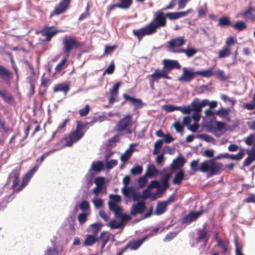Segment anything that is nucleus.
Returning a JSON list of instances; mask_svg holds the SVG:
<instances>
[{
  "instance_id": "obj_64",
  "label": "nucleus",
  "mask_w": 255,
  "mask_h": 255,
  "mask_svg": "<svg viewBox=\"0 0 255 255\" xmlns=\"http://www.w3.org/2000/svg\"><path fill=\"white\" fill-rule=\"evenodd\" d=\"M44 255H58V252L55 248L48 249Z\"/></svg>"
},
{
  "instance_id": "obj_51",
  "label": "nucleus",
  "mask_w": 255,
  "mask_h": 255,
  "mask_svg": "<svg viewBox=\"0 0 255 255\" xmlns=\"http://www.w3.org/2000/svg\"><path fill=\"white\" fill-rule=\"evenodd\" d=\"M180 106H176L173 105H166L164 107V109L167 112H171L175 110L180 111Z\"/></svg>"
},
{
  "instance_id": "obj_7",
  "label": "nucleus",
  "mask_w": 255,
  "mask_h": 255,
  "mask_svg": "<svg viewBox=\"0 0 255 255\" xmlns=\"http://www.w3.org/2000/svg\"><path fill=\"white\" fill-rule=\"evenodd\" d=\"M132 124V115L128 114L121 119L117 124L115 130L120 132L126 131V133L131 134L132 132L130 126Z\"/></svg>"
},
{
  "instance_id": "obj_53",
  "label": "nucleus",
  "mask_w": 255,
  "mask_h": 255,
  "mask_svg": "<svg viewBox=\"0 0 255 255\" xmlns=\"http://www.w3.org/2000/svg\"><path fill=\"white\" fill-rule=\"evenodd\" d=\"M143 169L141 166L140 165H137L133 168H132L131 170V173L132 175H137L140 174L142 172Z\"/></svg>"
},
{
  "instance_id": "obj_32",
  "label": "nucleus",
  "mask_w": 255,
  "mask_h": 255,
  "mask_svg": "<svg viewBox=\"0 0 255 255\" xmlns=\"http://www.w3.org/2000/svg\"><path fill=\"white\" fill-rule=\"evenodd\" d=\"M213 67L208 69L206 70L197 71V75H200L202 77L209 78L213 75Z\"/></svg>"
},
{
  "instance_id": "obj_55",
  "label": "nucleus",
  "mask_w": 255,
  "mask_h": 255,
  "mask_svg": "<svg viewBox=\"0 0 255 255\" xmlns=\"http://www.w3.org/2000/svg\"><path fill=\"white\" fill-rule=\"evenodd\" d=\"M0 128L4 132H7L10 129L9 128L6 126L5 121L0 116Z\"/></svg>"
},
{
  "instance_id": "obj_15",
  "label": "nucleus",
  "mask_w": 255,
  "mask_h": 255,
  "mask_svg": "<svg viewBox=\"0 0 255 255\" xmlns=\"http://www.w3.org/2000/svg\"><path fill=\"white\" fill-rule=\"evenodd\" d=\"M145 208V203L143 201H139L137 203L132 205L130 214L132 216H135L137 214H142Z\"/></svg>"
},
{
  "instance_id": "obj_47",
  "label": "nucleus",
  "mask_w": 255,
  "mask_h": 255,
  "mask_svg": "<svg viewBox=\"0 0 255 255\" xmlns=\"http://www.w3.org/2000/svg\"><path fill=\"white\" fill-rule=\"evenodd\" d=\"M245 141L247 145L255 147V134H251L245 139Z\"/></svg>"
},
{
  "instance_id": "obj_62",
  "label": "nucleus",
  "mask_w": 255,
  "mask_h": 255,
  "mask_svg": "<svg viewBox=\"0 0 255 255\" xmlns=\"http://www.w3.org/2000/svg\"><path fill=\"white\" fill-rule=\"evenodd\" d=\"M115 64L114 62L111 63V64L108 66V67L105 70L104 72V74L105 73L108 74H112L114 73L115 71Z\"/></svg>"
},
{
  "instance_id": "obj_30",
  "label": "nucleus",
  "mask_w": 255,
  "mask_h": 255,
  "mask_svg": "<svg viewBox=\"0 0 255 255\" xmlns=\"http://www.w3.org/2000/svg\"><path fill=\"white\" fill-rule=\"evenodd\" d=\"M69 122V119L68 118L65 119L63 123L58 127L56 130L53 133L51 138L52 139L55 137L57 133L65 131L66 129V125Z\"/></svg>"
},
{
  "instance_id": "obj_17",
  "label": "nucleus",
  "mask_w": 255,
  "mask_h": 255,
  "mask_svg": "<svg viewBox=\"0 0 255 255\" xmlns=\"http://www.w3.org/2000/svg\"><path fill=\"white\" fill-rule=\"evenodd\" d=\"M203 213V211L197 212L191 211L182 219L181 223L184 224L191 223L198 219Z\"/></svg>"
},
{
  "instance_id": "obj_28",
  "label": "nucleus",
  "mask_w": 255,
  "mask_h": 255,
  "mask_svg": "<svg viewBox=\"0 0 255 255\" xmlns=\"http://www.w3.org/2000/svg\"><path fill=\"white\" fill-rule=\"evenodd\" d=\"M0 96L7 104H11L13 101V97L5 90H0Z\"/></svg>"
},
{
  "instance_id": "obj_43",
  "label": "nucleus",
  "mask_w": 255,
  "mask_h": 255,
  "mask_svg": "<svg viewBox=\"0 0 255 255\" xmlns=\"http://www.w3.org/2000/svg\"><path fill=\"white\" fill-rule=\"evenodd\" d=\"M163 143V140L162 139H159L154 143V149L152 151L153 155H156L159 152L160 149L162 146Z\"/></svg>"
},
{
  "instance_id": "obj_36",
  "label": "nucleus",
  "mask_w": 255,
  "mask_h": 255,
  "mask_svg": "<svg viewBox=\"0 0 255 255\" xmlns=\"http://www.w3.org/2000/svg\"><path fill=\"white\" fill-rule=\"evenodd\" d=\"M191 105L192 107V111L193 110L197 113H200L201 111L200 100L198 98H195L192 102Z\"/></svg>"
},
{
  "instance_id": "obj_34",
  "label": "nucleus",
  "mask_w": 255,
  "mask_h": 255,
  "mask_svg": "<svg viewBox=\"0 0 255 255\" xmlns=\"http://www.w3.org/2000/svg\"><path fill=\"white\" fill-rule=\"evenodd\" d=\"M185 163L184 158L182 157H179L173 160L172 167L178 169L183 166Z\"/></svg>"
},
{
  "instance_id": "obj_61",
  "label": "nucleus",
  "mask_w": 255,
  "mask_h": 255,
  "mask_svg": "<svg viewBox=\"0 0 255 255\" xmlns=\"http://www.w3.org/2000/svg\"><path fill=\"white\" fill-rule=\"evenodd\" d=\"M116 7L119 8V6L117 3L111 4L107 9V12L106 13V17H109L111 15V12L113 10L115 9Z\"/></svg>"
},
{
  "instance_id": "obj_2",
  "label": "nucleus",
  "mask_w": 255,
  "mask_h": 255,
  "mask_svg": "<svg viewBox=\"0 0 255 255\" xmlns=\"http://www.w3.org/2000/svg\"><path fill=\"white\" fill-rule=\"evenodd\" d=\"M162 69H156L153 74L146 77L149 79V84L151 88H153L154 82H158L160 79H170L171 77L168 75L170 72L173 69L179 70L181 67L176 60L164 59L162 60Z\"/></svg>"
},
{
  "instance_id": "obj_13",
  "label": "nucleus",
  "mask_w": 255,
  "mask_h": 255,
  "mask_svg": "<svg viewBox=\"0 0 255 255\" xmlns=\"http://www.w3.org/2000/svg\"><path fill=\"white\" fill-rule=\"evenodd\" d=\"M38 168L39 166L38 165H36L31 169L29 170L26 173V174L23 178L22 182L21 185L16 189V192H19L27 184L28 181H29L30 178L33 176L35 172L38 170Z\"/></svg>"
},
{
  "instance_id": "obj_33",
  "label": "nucleus",
  "mask_w": 255,
  "mask_h": 255,
  "mask_svg": "<svg viewBox=\"0 0 255 255\" xmlns=\"http://www.w3.org/2000/svg\"><path fill=\"white\" fill-rule=\"evenodd\" d=\"M120 2L117 3L119 8L127 9L129 8L132 3V0H118Z\"/></svg>"
},
{
  "instance_id": "obj_31",
  "label": "nucleus",
  "mask_w": 255,
  "mask_h": 255,
  "mask_svg": "<svg viewBox=\"0 0 255 255\" xmlns=\"http://www.w3.org/2000/svg\"><path fill=\"white\" fill-rule=\"evenodd\" d=\"M95 235H88L85 240L84 245L85 246H93L98 240L95 237Z\"/></svg>"
},
{
  "instance_id": "obj_9",
  "label": "nucleus",
  "mask_w": 255,
  "mask_h": 255,
  "mask_svg": "<svg viewBox=\"0 0 255 255\" xmlns=\"http://www.w3.org/2000/svg\"><path fill=\"white\" fill-rule=\"evenodd\" d=\"M71 0H61L58 4L55 6L54 10L51 13L50 16L54 15H59L65 12L69 8Z\"/></svg>"
},
{
  "instance_id": "obj_6",
  "label": "nucleus",
  "mask_w": 255,
  "mask_h": 255,
  "mask_svg": "<svg viewBox=\"0 0 255 255\" xmlns=\"http://www.w3.org/2000/svg\"><path fill=\"white\" fill-rule=\"evenodd\" d=\"M185 43L186 39L184 37L179 36L172 38L167 42V50L173 53H180L183 49L181 47Z\"/></svg>"
},
{
  "instance_id": "obj_63",
  "label": "nucleus",
  "mask_w": 255,
  "mask_h": 255,
  "mask_svg": "<svg viewBox=\"0 0 255 255\" xmlns=\"http://www.w3.org/2000/svg\"><path fill=\"white\" fill-rule=\"evenodd\" d=\"M80 208L82 211H86L89 209L90 206L89 203L85 200L82 201L80 204Z\"/></svg>"
},
{
  "instance_id": "obj_56",
  "label": "nucleus",
  "mask_w": 255,
  "mask_h": 255,
  "mask_svg": "<svg viewBox=\"0 0 255 255\" xmlns=\"http://www.w3.org/2000/svg\"><path fill=\"white\" fill-rule=\"evenodd\" d=\"M90 111V107L88 105H86L85 107L79 110V115L81 117H84L86 116Z\"/></svg>"
},
{
  "instance_id": "obj_18",
  "label": "nucleus",
  "mask_w": 255,
  "mask_h": 255,
  "mask_svg": "<svg viewBox=\"0 0 255 255\" xmlns=\"http://www.w3.org/2000/svg\"><path fill=\"white\" fill-rule=\"evenodd\" d=\"M197 234L198 237L196 239V241L197 243H199L204 240H206V242L207 241L209 237V234L208 232L207 224H204L203 225L202 229H200L198 231Z\"/></svg>"
},
{
  "instance_id": "obj_37",
  "label": "nucleus",
  "mask_w": 255,
  "mask_h": 255,
  "mask_svg": "<svg viewBox=\"0 0 255 255\" xmlns=\"http://www.w3.org/2000/svg\"><path fill=\"white\" fill-rule=\"evenodd\" d=\"M229 114V110L223 108H220L215 112V115L224 119H226L228 117Z\"/></svg>"
},
{
  "instance_id": "obj_21",
  "label": "nucleus",
  "mask_w": 255,
  "mask_h": 255,
  "mask_svg": "<svg viewBox=\"0 0 255 255\" xmlns=\"http://www.w3.org/2000/svg\"><path fill=\"white\" fill-rule=\"evenodd\" d=\"M12 76V72L5 67L0 65V78L3 81H7Z\"/></svg>"
},
{
  "instance_id": "obj_22",
  "label": "nucleus",
  "mask_w": 255,
  "mask_h": 255,
  "mask_svg": "<svg viewBox=\"0 0 255 255\" xmlns=\"http://www.w3.org/2000/svg\"><path fill=\"white\" fill-rule=\"evenodd\" d=\"M123 97L125 99V101L122 103V105L125 104V103L128 101L130 102L131 103H132L133 105L137 107L141 106L142 105V101L140 99L130 97L127 94H124L123 95Z\"/></svg>"
},
{
  "instance_id": "obj_5",
  "label": "nucleus",
  "mask_w": 255,
  "mask_h": 255,
  "mask_svg": "<svg viewBox=\"0 0 255 255\" xmlns=\"http://www.w3.org/2000/svg\"><path fill=\"white\" fill-rule=\"evenodd\" d=\"M63 52L67 57H69L70 53L73 50L82 47L84 44L76 37L66 36L62 40Z\"/></svg>"
},
{
  "instance_id": "obj_49",
  "label": "nucleus",
  "mask_w": 255,
  "mask_h": 255,
  "mask_svg": "<svg viewBox=\"0 0 255 255\" xmlns=\"http://www.w3.org/2000/svg\"><path fill=\"white\" fill-rule=\"evenodd\" d=\"M104 164L101 161H98L97 162H94L92 164V169L95 171H100L103 168Z\"/></svg>"
},
{
  "instance_id": "obj_1",
  "label": "nucleus",
  "mask_w": 255,
  "mask_h": 255,
  "mask_svg": "<svg viewBox=\"0 0 255 255\" xmlns=\"http://www.w3.org/2000/svg\"><path fill=\"white\" fill-rule=\"evenodd\" d=\"M190 8L185 11L168 12L165 15L161 10H158L155 14L153 19L143 27L133 30L132 32L134 36L140 40L145 35H150L157 32L158 28L166 26V17L170 20H175L186 16L193 12Z\"/></svg>"
},
{
  "instance_id": "obj_3",
  "label": "nucleus",
  "mask_w": 255,
  "mask_h": 255,
  "mask_svg": "<svg viewBox=\"0 0 255 255\" xmlns=\"http://www.w3.org/2000/svg\"><path fill=\"white\" fill-rule=\"evenodd\" d=\"M198 160H194L190 163V167L194 172H209L210 176H213L221 173L223 170V164L221 162L214 161V159L204 161L200 164V167H198Z\"/></svg>"
},
{
  "instance_id": "obj_16",
  "label": "nucleus",
  "mask_w": 255,
  "mask_h": 255,
  "mask_svg": "<svg viewBox=\"0 0 255 255\" xmlns=\"http://www.w3.org/2000/svg\"><path fill=\"white\" fill-rule=\"evenodd\" d=\"M19 175L20 173L16 169L12 170L9 174L7 178V184H9L10 181L12 180V185L11 186V188L12 189L15 188L17 186L19 183Z\"/></svg>"
},
{
  "instance_id": "obj_52",
  "label": "nucleus",
  "mask_w": 255,
  "mask_h": 255,
  "mask_svg": "<svg viewBox=\"0 0 255 255\" xmlns=\"http://www.w3.org/2000/svg\"><path fill=\"white\" fill-rule=\"evenodd\" d=\"M109 226L113 229H119L122 227V223H118L116 220H113L110 222Z\"/></svg>"
},
{
  "instance_id": "obj_10",
  "label": "nucleus",
  "mask_w": 255,
  "mask_h": 255,
  "mask_svg": "<svg viewBox=\"0 0 255 255\" xmlns=\"http://www.w3.org/2000/svg\"><path fill=\"white\" fill-rule=\"evenodd\" d=\"M145 241V238L142 237L140 240H133L129 241L128 244L124 247L120 252L117 254L118 255H123V254L129 249L130 250H136L138 249L142 243Z\"/></svg>"
},
{
  "instance_id": "obj_59",
  "label": "nucleus",
  "mask_w": 255,
  "mask_h": 255,
  "mask_svg": "<svg viewBox=\"0 0 255 255\" xmlns=\"http://www.w3.org/2000/svg\"><path fill=\"white\" fill-rule=\"evenodd\" d=\"M207 12L206 7H201L198 11V17L200 18L205 16Z\"/></svg>"
},
{
  "instance_id": "obj_60",
  "label": "nucleus",
  "mask_w": 255,
  "mask_h": 255,
  "mask_svg": "<svg viewBox=\"0 0 255 255\" xmlns=\"http://www.w3.org/2000/svg\"><path fill=\"white\" fill-rule=\"evenodd\" d=\"M50 152L51 151L45 152L39 158H38L36 160L37 163V165H40L45 159V158L50 154Z\"/></svg>"
},
{
  "instance_id": "obj_25",
  "label": "nucleus",
  "mask_w": 255,
  "mask_h": 255,
  "mask_svg": "<svg viewBox=\"0 0 255 255\" xmlns=\"http://www.w3.org/2000/svg\"><path fill=\"white\" fill-rule=\"evenodd\" d=\"M184 179V172L183 170H179L177 172L173 179L172 182L174 184L179 185L182 180Z\"/></svg>"
},
{
  "instance_id": "obj_38",
  "label": "nucleus",
  "mask_w": 255,
  "mask_h": 255,
  "mask_svg": "<svg viewBox=\"0 0 255 255\" xmlns=\"http://www.w3.org/2000/svg\"><path fill=\"white\" fill-rule=\"evenodd\" d=\"M243 108L249 111H252L255 109V91L252 99V101L249 103L244 104L243 105Z\"/></svg>"
},
{
  "instance_id": "obj_57",
  "label": "nucleus",
  "mask_w": 255,
  "mask_h": 255,
  "mask_svg": "<svg viewBox=\"0 0 255 255\" xmlns=\"http://www.w3.org/2000/svg\"><path fill=\"white\" fill-rule=\"evenodd\" d=\"M105 182V178L103 177H98L95 178L94 183L96 185L103 186Z\"/></svg>"
},
{
  "instance_id": "obj_35",
  "label": "nucleus",
  "mask_w": 255,
  "mask_h": 255,
  "mask_svg": "<svg viewBox=\"0 0 255 255\" xmlns=\"http://www.w3.org/2000/svg\"><path fill=\"white\" fill-rule=\"evenodd\" d=\"M218 25L222 27H227L232 26V24L230 18L227 16H223L219 19Z\"/></svg>"
},
{
  "instance_id": "obj_41",
  "label": "nucleus",
  "mask_w": 255,
  "mask_h": 255,
  "mask_svg": "<svg viewBox=\"0 0 255 255\" xmlns=\"http://www.w3.org/2000/svg\"><path fill=\"white\" fill-rule=\"evenodd\" d=\"M244 151L243 149L238 153L237 154H230L228 153V158H230L232 160H240L244 156Z\"/></svg>"
},
{
  "instance_id": "obj_42",
  "label": "nucleus",
  "mask_w": 255,
  "mask_h": 255,
  "mask_svg": "<svg viewBox=\"0 0 255 255\" xmlns=\"http://www.w3.org/2000/svg\"><path fill=\"white\" fill-rule=\"evenodd\" d=\"M197 50L193 47H188L186 49H183L181 53H185L187 57H191L193 56L196 53Z\"/></svg>"
},
{
  "instance_id": "obj_23",
  "label": "nucleus",
  "mask_w": 255,
  "mask_h": 255,
  "mask_svg": "<svg viewBox=\"0 0 255 255\" xmlns=\"http://www.w3.org/2000/svg\"><path fill=\"white\" fill-rule=\"evenodd\" d=\"M242 16L247 19L255 21V7H250L242 13Z\"/></svg>"
},
{
  "instance_id": "obj_29",
  "label": "nucleus",
  "mask_w": 255,
  "mask_h": 255,
  "mask_svg": "<svg viewBox=\"0 0 255 255\" xmlns=\"http://www.w3.org/2000/svg\"><path fill=\"white\" fill-rule=\"evenodd\" d=\"M122 192L123 195L128 198H130L132 194H133V199H136L135 197V193L133 191L131 187L124 186V187L122 189Z\"/></svg>"
},
{
  "instance_id": "obj_27",
  "label": "nucleus",
  "mask_w": 255,
  "mask_h": 255,
  "mask_svg": "<svg viewBox=\"0 0 255 255\" xmlns=\"http://www.w3.org/2000/svg\"><path fill=\"white\" fill-rule=\"evenodd\" d=\"M215 126L213 128V131H219L221 133H223L226 131L225 123L220 121H215Z\"/></svg>"
},
{
  "instance_id": "obj_40",
  "label": "nucleus",
  "mask_w": 255,
  "mask_h": 255,
  "mask_svg": "<svg viewBox=\"0 0 255 255\" xmlns=\"http://www.w3.org/2000/svg\"><path fill=\"white\" fill-rule=\"evenodd\" d=\"M103 226V224L100 222H97L91 225V230L92 234L96 236L99 231L101 230Z\"/></svg>"
},
{
  "instance_id": "obj_24",
  "label": "nucleus",
  "mask_w": 255,
  "mask_h": 255,
  "mask_svg": "<svg viewBox=\"0 0 255 255\" xmlns=\"http://www.w3.org/2000/svg\"><path fill=\"white\" fill-rule=\"evenodd\" d=\"M136 144L132 143L130 145V147L125 151V152L121 156V160L123 162H126L128 161L132 155V152H133V149L131 148L132 146H135Z\"/></svg>"
},
{
  "instance_id": "obj_58",
  "label": "nucleus",
  "mask_w": 255,
  "mask_h": 255,
  "mask_svg": "<svg viewBox=\"0 0 255 255\" xmlns=\"http://www.w3.org/2000/svg\"><path fill=\"white\" fill-rule=\"evenodd\" d=\"M78 219L81 224L85 223L87 220V214L86 213H81L78 215Z\"/></svg>"
},
{
  "instance_id": "obj_48",
  "label": "nucleus",
  "mask_w": 255,
  "mask_h": 255,
  "mask_svg": "<svg viewBox=\"0 0 255 255\" xmlns=\"http://www.w3.org/2000/svg\"><path fill=\"white\" fill-rule=\"evenodd\" d=\"M215 239L217 242V245L222 249L223 253H226L228 250L227 245L225 243H224L220 239H219L218 238L217 233L215 235Z\"/></svg>"
},
{
  "instance_id": "obj_19",
  "label": "nucleus",
  "mask_w": 255,
  "mask_h": 255,
  "mask_svg": "<svg viewBox=\"0 0 255 255\" xmlns=\"http://www.w3.org/2000/svg\"><path fill=\"white\" fill-rule=\"evenodd\" d=\"M123 208H121L118 210H115L113 212L116 218L121 220L120 223H122V227L124 226V222L130 221L131 218L130 216L123 213Z\"/></svg>"
},
{
  "instance_id": "obj_54",
  "label": "nucleus",
  "mask_w": 255,
  "mask_h": 255,
  "mask_svg": "<svg viewBox=\"0 0 255 255\" xmlns=\"http://www.w3.org/2000/svg\"><path fill=\"white\" fill-rule=\"evenodd\" d=\"M118 164V161L116 159H112L106 162V167L107 169H111Z\"/></svg>"
},
{
  "instance_id": "obj_11",
  "label": "nucleus",
  "mask_w": 255,
  "mask_h": 255,
  "mask_svg": "<svg viewBox=\"0 0 255 255\" xmlns=\"http://www.w3.org/2000/svg\"><path fill=\"white\" fill-rule=\"evenodd\" d=\"M182 71V75L178 78V80L181 82H190L197 75L196 71L193 72L186 67H183Z\"/></svg>"
},
{
  "instance_id": "obj_50",
  "label": "nucleus",
  "mask_w": 255,
  "mask_h": 255,
  "mask_svg": "<svg viewBox=\"0 0 255 255\" xmlns=\"http://www.w3.org/2000/svg\"><path fill=\"white\" fill-rule=\"evenodd\" d=\"M121 82H117L113 87L112 89L110 90V94L111 95H114L118 96L119 93V90L120 86L121 85Z\"/></svg>"
},
{
  "instance_id": "obj_46",
  "label": "nucleus",
  "mask_w": 255,
  "mask_h": 255,
  "mask_svg": "<svg viewBox=\"0 0 255 255\" xmlns=\"http://www.w3.org/2000/svg\"><path fill=\"white\" fill-rule=\"evenodd\" d=\"M232 27L235 29L241 31L247 27L246 23L242 21H238L235 24H232Z\"/></svg>"
},
{
  "instance_id": "obj_44",
  "label": "nucleus",
  "mask_w": 255,
  "mask_h": 255,
  "mask_svg": "<svg viewBox=\"0 0 255 255\" xmlns=\"http://www.w3.org/2000/svg\"><path fill=\"white\" fill-rule=\"evenodd\" d=\"M68 58L69 57H67L65 55L64 57L61 60L60 62L56 65L55 68V72H60L62 71V70L64 69V66L65 65V63Z\"/></svg>"
},
{
  "instance_id": "obj_4",
  "label": "nucleus",
  "mask_w": 255,
  "mask_h": 255,
  "mask_svg": "<svg viewBox=\"0 0 255 255\" xmlns=\"http://www.w3.org/2000/svg\"><path fill=\"white\" fill-rule=\"evenodd\" d=\"M77 126L75 130H72L68 135L62 138L60 142L63 147H71L74 143L80 140L84 135L85 132L82 130L89 125V123H82L80 121L76 122Z\"/></svg>"
},
{
  "instance_id": "obj_8",
  "label": "nucleus",
  "mask_w": 255,
  "mask_h": 255,
  "mask_svg": "<svg viewBox=\"0 0 255 255\" xmlns=\"http://www.w3.org/2000/svg\"><path fill=\"white\" fill-rule=\"evenodd\" d=\"M237 42L236 38L230 36L226 40L224 46L218 52V58L222 59L229 56L231 54V47L234 46Z\"/></svg>"
},
{
  "instance_id": "obj_45",
  "label": "nucleus",
  "mask_w": 255,
  "mask_h": 255,
  "mask_svg": "<svg viewBox=\"0 0 255 255\" xmlns=\"http://www.w3.org/2000/svg\"><path fill=\"white\" fill-rule=\"evenodd\" d=\"M170 177L169 174H166L161 179V182L164 189H166L169 187V179Z\"/></svg>"
},
{
  "instance_id": "obj_39",
  "label": "nucleus",
  "mask_w": 255,
  "mask_h": 255,
  "mask_svg": "<svg viewBox=\"0 0 255 255\" xmlns=\"http://www.w3.org/2000/svg\"><path fill=\"white\" fill-rule=\"evenodd\" d=\"M157 172L158 170L153 165L151 164L148 166L145 174L146 176L152 177Z\"/></svg>"
},
{
  "instance_id": "obj_26",
  "label": "nucleus",
  "mask_w": 255,
  "mask_h": 255,
  "mask_svg": "<svg viewBox=\"0 0 255 255\" xmlns=\"http://www.w3.org/2000/svg\"><path fill=\"white\" fill-rule=\"evenodd\" d=\"M167 206V204L164 201L159 202L155 211L156 215H160L163 214L166 211Z\"/></svg>"
},
{
  "instance_id": "obj_12",
  "label": "nucleus",
  "mask_w": 255,
  "mask_h": 255,
  "mask_svg": "<svg viewBox=\"0 0 255 255\" xmlns=\"http://www.w3.org/2000/svg\"><path fill=\"white\" fill-rule=\"evenodd\" d=\"M53 28V26H45L41 30V35L42 36H46V38L44 40V41H50L52 37H53L55 34L64 31L62 30H51V29Z\"/></svg>"
},
{
  "instance_id": "obj_20",
  "label": "nucleus",
  "mask_w": 255,
  "mask_h": 255,
  "mask_svg": "<svg viewBox=\"0 0 255 255\" xmlns=\"http://www.w3.org/2000/svg\"><path fill=\"white\" fill-rule=\"evenodd\" d=\"M70 90V86L68 83H63L56 84L53 87V93L62 92L64 96H66Z\"/></svg>"
},
{
  "instance_id": "obj_14",
  "label": "nucleus",
  "mask_w": 255,
  "mask_h": 255,
  "mask_svg": "<svg viewBox=\"0 0 255 255\" xmlns=\"http://www.w3.org/2000/svg\"><path fill=\"white\" fill-rule=\"evenodd\" d=\"M111 199L109 201V207L111 211L114 212L115 210H118L122 207L117 204L121 201V197L119 195L111 194L109 196Z\"/></svg>"
}]
</instances>
